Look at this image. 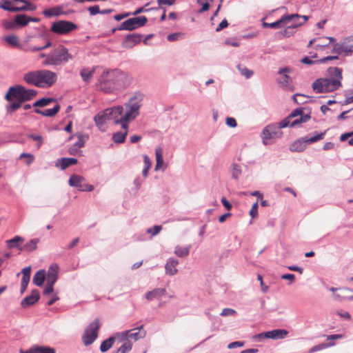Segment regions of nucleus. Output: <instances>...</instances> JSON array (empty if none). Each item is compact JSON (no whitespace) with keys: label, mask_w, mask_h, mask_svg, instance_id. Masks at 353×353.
<instances>
[{"label":"nucleus","mask_w":353,"mask_h":353,"mask_svg":"<svg viewBox=\"0 0 353 353\" xmlns=\"http://www.w3.org/2000/svg\"><path fill=\"white\" fill-rule=\"evenodd\" d=\"M147 21L148 19L144 16L130 18L123 21L118 28V30H133L139 27L143 26Z\"/></svg>","instance_id":"nucleus-12"},{"label":"nucleus","mask_w":353,"mask_h":353,"mask_svg":"<svg viewBox=\"0 0 353 353\" xmlns=\"http://www.w3.org/2000/svg\"><path fill=\"white\" fill-rule=\"evenodd\" d=\"M333 75L336 78L319 79L312 83V88L316 93L329 92L336 90L341 86V70L334 68Z\"/></svg>","instance_id":"nucleus-4"},{"label":"nucleus","mask_w":353,"mask_h":353,"mask_svg":"<svg viewBox=\"0 0 353 353\" xmlns=\"http://www.w3.org/2000/svg\"><path fill=\"white\" fill-rule=\"evenodd\" d=\"M131 77L126 72L119 70H104L99 76L97 86L105 93H117L126 89L131 83Z\"/></svg>","instance_id":"nucleus-1"},{"label":"nucleus","mask_w":353,"mask_h":353,"mask_svg":"<svg viewBox=\"0 0 353 353\" xmlns=\"http://www.w3.org/2000/svg\"><path fill=\"white\" fill-rule=\"evenodd\" d=\"M39 58L45 59V60L42 63L43 65H45V66L50 65V63H48V59L50 57V53L49 54L41 53L39 54Z\"/></svg>","instance_id":"nucleus-62"},{"label":"nucleus","mask_w":353,"mask_h":353,"mask_svg":"<svg viewBox=\"0 0 353 353\" xmlns=\"http://www.w3.org/2000/svg\"><path fill=\"white\" fill-rule=\"evenodd\" d=\"M59 269V266L56 263L52 264L49 267L47 274H46V277L47 279L46 283L52 285L55 283L58 279Z\"/></svg>","instance_id":"nucleus-18"},{"label":"nucleus","mask_w":353,"mask_h":353,"mask_svg":"<svg viewBox=\"0 0 353 353\" xmlns=\"http://www.w3.org/2000/svg\"><path fill=\"white\" fill-rule=\"evenodd\" d=\"M143 163H144V168H150L152 167V163L149 157L147 154L143 155Z\"/></svg>","instance_id":"nucleus-56"},{"label":"nucleus","mask_w":353,"mask_h":353,"mask_svg":"<svg viewBox=\"0 0 353 353\" xmlns=\"http://www.w3.org/2000/svg\"><path fill=\"white\" fill-rule=\"evenodd\" d=\"M46 279V271L44 270H40L37 271L34 276L32 282L37 286H41Z\"/></svg>","instance_id":"nucleus-31"},{"label":"nucleus","mask_w":353,"mask_h":353,"mask_svg":"<svg viewBox=\"0 0 353 353\" xmlns=\"http://www.w3.org/2000/svg\"><path fill=\"white\" fill-rule=\"evenodd\" d=\"M1 26L6 30L18 29L15 22V19L11 21L4 20L2 21Z\"/></svg>","instance_id":"nucleus-40"},{"label":"nucleus","mask_w":353,"mask_h":353,"mask_svg":"<svg viewBox=\"0 0 353 353\" xmlns=\"http://www.w3.org/2000/svg\"><path fill=\"white\" fill-rule=\"evenodd\" d=\"M243 345V342L235 341V342L230 343L228 347L229 349H232V348H236V347H242Z\"/></svg>","instance_id":"nucleus-64"},{"label":"nucleus","mask_w":353,"mask_h":353,"mask_svg":"<svg viewBox=\"0 0 353 353\" xmlns=\"http://www.w3.org/2000/svg\"><path fill=\"white\" fill-rule=\"evenodd\" d=\"M128 341L130 339L137 341L140 339H143L145 336V332L143 330V325L140 327L127 330Z\"/></svg>","instance_id":"nucleus-21"},{"label":"nucleus","mask_w":353,"mask_h":353,"mask_svg":"<svg viewBox=\"0 0 353 353\" xmlns=\"http://www.w3.org/2000/svg\"><path fill=\"white\" fill-rule=\"evenodd\" d=\"M241 174V166L238 164H233L232 169V178L238 179Z\"/></svg>","instance_id":"nucleus-49"},{"label":"nucleus","mask_w":353,"mask_h":353,"mask_svg":"<svg viewBox=\"0 0 353 353\" xmlns=\"http://www.w3.org/2000/svg\"><path fill=\"white\" fill-rule=\"evenodd\" d=\"M237 69L241 75L244 76L246 79L250 78L253 75V71L247 68L245 66L239 65Z\"/></svg>","instance_id":"nucleus-43"},{"label":"nucleus","mask_w":353,"mask_h":353,"mask_svg":"<svg viewBox=\"0 0 353 353\" xmlns=\"http://www.w3.org/2000/svg\"><path fill=\"white\" fill-rule=\"evenodd\" d=\"M73 58L74 55L69 52L68 48L59 45L50 53L48 63L52 66H59L65 64Z\"/></svg>","instance_id":"nucleus-7"},{"label":"nucleus","mask_w":353,"mask_h":353,"mask_svg":"<svg viewBox=\"0 0 353 353\" xmlns=\"http://www.w3.org/2000/svg\"><path fill=\"white\" fill-rule=\"evenodd\" d=\"M112 338H114V341L117 340L121 343L128 341L127 331L116 333L113 336H112Z\"/></svg>","instance_id":"nucleus-44"},{"label":"nucleus","mask_w":353,"mask_h":353,"mask_svg":"<svg viewBox=\"0 0 353 353\" xmlns=\"http://www.w3.org/2000/svg\"><path fill=\"white\" fill-rule=\"evenodd\" d=\"M166 290L165 288H154L151 291L146 292L145 297L148 301H152L154 299H160L165 294Z\"/></svg>","instance_id":"nucleus-26"},{"label":"nucleus","mask_w":353,"mask_h":353,"mask_svg":"<svg viewBox=\"0 0 353 353\" xmlns=\"http://www.w3.org/2000/svg\"><path fill=\"white\" fill-rule=\"evenodd\" d=\"M148 5H149V3H146V4L145 5V6H143V7H141V8H139L137 9V10H136L133 13H132V14H133V15H137V14H141V13H142V12H148V11L150 10V9H146V8H145L147 6H148ZM152 8H151V10H152Z\"/></svg>","instance_id":"nucleus-60"},{"label":"nucleus","mask_w":353,"mask_h":353,"mask_svg":"<svg viewBox=\"0 0 353 353\" xmlns=\"http://www.w3.org/2000/svg\"><path fill=\"white\" fill-rule=\"evenodd\" d=\"M181 34L179 32L170 34L167 36V39L169 41H177L179 39V37H181Z\"/></svg>","instance_id":"nucleus-55"},{"label":"nucleus","mask_w":353,"mask_h":353,"mask_svg":"<svg viewBox=\"0 0 353 353\" xmlns=\"http://www.w3.org/2000/svg\"><path fill=\"white\" fill-rule=\"evenodd\" d=\"M257 214H258V202H256L255 203L253 204V205L250 211V215L252 218H254L257 216Z\"/></svg>","instance_id":"nucleus-54"},{"label":"nucleus","mask_w":353,"mask_h":353,"mask_svg":"<svg viewBox=\"0 0 353 353\" xmlns=\"http://www.w3.org/2000/svg\"><path fill=\"white\" fill-rule=\"evenodd\" d=\"M310 119V114H303L301 108L293 110L290 115L279 123V129L294 127Z\"/></svg>","instance_id":"nucleus-6"},{"label":"nucleus","mask_w":353,"mask_h":353,"mask_svg":"<svg viewBox=\"0 0 353 353\" xmlns=\"http://www.w3.org/2000/svg\"><path fill=\"white\" fill-rule=\"evenodd\" d=\"M96 68V67H92V68H84L81 70L80 75L84 82L89 83L90 81Z\"/></svg>","instance_id":"nucleus-28"},{"label":"nucleus","mask_w":353,"mask_h":353,"mask_svg":"<svg viewBox=\"0 0 353 353\" xmlns=\"http://www.w3.org/2000/svg\"><path fill=\"white\" fill-rule=\"evenodd\" d=\"M225 123L230 128H235L237 125L236 121L233 117H227L225 119Z\"/></svg>","instance_id":"nucleus-51"},{"label":"nucleus","mask_w":353,"mask_h":353,"mask_svg":"<svg viewBox=\"0 0 353 353\" xmlns=\"http://www.w3.org/2000/svg\"><path fill=\"white\" fill-rule=\"evenodd\" d=\"M228 21L226 19H223L219 24V26L216 27V32H219L221 31L222 29L228 27Z\"/></svg>","instance_id":"nucleus-63"},{"label":"nucleus","mask_w":353,"mask_h":353,"mask_svg":"<svg viewBox=\"0 0 353 353\" xmlns=\"http://www.w3.org/2000/svg\"><path fill=\"white\" fill-rule=\"evenodd\" d=\"M327 344H325V343H322V344L314 346L310 350L309 352L312 353V352H314L316 351L321 350L327 347Z\"/></svg>","instance_id":"nucleus-59"},{"label":"nucleus","mask_w":353,"mask_h":353,"mask_svg":"<svg viewBox=\"0 0 353 353\" xmlns=\"http://www.w3.org/2000/svg\"><path fill=\"white\" fill-rule=\"evenodd\" d=\"M23 239L20 236H15L12 239L8 240L6 244L9 248H19V243L23 242Z\"/></svg>","instance_id":"nucleus-41"},{"label":"nucleus","mask_w":353,"mask_h":353,"mask_svg":"<svg viewBox=\"0 0 353 353\" xmlns=\"http://www.w3.org/2000/svg\"><path fill=\"white\" fill-rule=\"evenodd\" d=\"M339 292L334 294L333 296L335 300L342 301L349 299L347 294L351 292L349 288H341L338 290Z\"/></svg>","instance_id":"nucleus-34"},{"label":"nucleus","mask_w":353,"mask_h":353,"mask_svg":"<svg viewBox=\"0 0 353 353\" xmlns=\"http://www.w3.org/2000/svg\"><path fill=\"white\" fill-rule=\"evenodd\" d=\"M144 95L141 92H135L130 96L123 105L115 107L117 123H129L134 121L141 114L143 105Z\"/></svg>","instance_id":"nucleus-2"},{"label":"nucleus","mask_w":353,"mask_h":353,"mask_svg":"<svg viewBox=\"0 0 353 353\" xmlns=\"http://www.w3.org/2000/svg\"><path fill=\"white\" fill-rule=\"evenodd\" d=\"M236 314V311L230 308H224L221 312V315L223 316H232Z\"/></svg>","instance_id":"nucleus-53"},{"label":"nucleus","mask_w":353,"mask_h":353,"mask_svg":"<svg viewBox=\"0 0 353 353\" xmlns=\"http://www.w3.org/2000/svg\"><path fill=\"white\" fill-rule=\"evenodd\" d=\"M37 94L34 90L26 89L23 86L17 85L10 87L5 95V99L11 101L13 99L20 100L23 103L26 101L30 100Z\"/></svg>","instance_id":"nucleus-5"},{"label":"nucleus","mask_w":353,"mask_h":353,"mask_svg":"<svg viewBox=\"0 0 353 353\" xmlns=\"http://www.w3.org/2000/svg\"><path fill=\"white\" fill-rule=\"evenodd\" d=\"M114 342V338H112V336L108 338V339L103 341L102 342V343L101 344L100 350L102 352H105L108 351L112 347Z\"/></svg>","instance_id":"nucleus-37"},{"label":"nucleus","mask_w":353,"mask_h":353,"mask_svg":"<svg viewBox=\"0 0 353 353\" xmlns=\"http://www.w3.org/2000/svg\"><path fill=\"white\" fill-rule=\"evenodd\" d=\"M96 125L102 129L104 124L108 120H112L114 123H117V116L116 114L115 107L107 108L104 111L99 112L94 118Z\"/></svg>","instance_id":"nucleus-10"},{"label":"nucleus","mask_w":353,"mask_h":353,"mask_svg":"<svg viewBox=\"0 0 353 353\" xmlns=\"http://www.w3.org/2000/svg\"><path fill=\"white\" fill-rule=\"evenodd\" d=\"M53 101L51 98H43L37 101L33 106L34 107H44L49 105Z\"/></svg>","instance_id":"nucleus-48"},{"label":"nucleus","mask_w":353,"mask_h":353,"mask_svg":"<svg viewBox=\"0 0 353 353\" xmlns=\"http://www.w3.org/2000/svg\"><path fill=\"white\" fill-rule=\"evenodd\" d=\"M14 3L17 2L13 0L4 1L0 3V8L12 12H19V7H17Z\"/></svg>","instance_id":"nucleus-29"},{"label":"nucleus","mask_w":353,"mask_h":353,"mask_svg":"<svg viewBox=\"0 0 353 353\" xmlns=\"http://www.w3.org/2000/svg\"><path fill=\"white\" fill-rule=\"evenodd\" d=\"M276 127L274 125H268L261 133V138L264 145L269 144V139H273L276 136Z\"/></svg>","instance_id":"nucleus-19"},{"label":"nucleus","mask_w":353,"mask_h":353,"mask_svg":"<svg viewBox=\"0 0 353 353\" xmlns=\"http://www.w3.org/2000/svg\"><path fill=\"white\" fill-rule=\"evenodd\" d=\"M78 141L74 145V148H81L84 146L85 141L88 139L89 137L88 134H83L81 133L77 134V135Z\"/></svg>","instance_id":"nucleus-39"},{"label":"nucleus","mask_w":353,"mask_h":353,"mask_svg":"<svg viewBox=\"0 0 353 353\" xmlns=\"http://www.w3.org/2000/svg\"><path fill=\"white\" fill-rule=\"evenodd\" d=\"M77 159L74 158H61L56 161L55 165L61 170H65L70 165L77 164Z\"/></svg>","instance_id":"nucleus-27"},{"label":"nucleus","mask_w":353,"mask_h":353,"mask_svg":"<svg viewBox=\"0 0 353 353\" xmlns=\"http://www.w3.org/2000/svg\"><path fill=\"white\" fill-rule=\"evenodd\" d=\"M76 28L77 26L72 22L68 21H59L52 24L50 30L59 34H65Z\"/></svg>","instance_id":"nucleus-14"},{"label":"nucleus","mask_w":353,"mask_h":353,"mask_svg":"<svg viewBox=\"0 0 353 353\" xmlns=\"http://www.w3.org/2000/svg\"><path fill=\"white\" fill-rule=\"evenodd\" d=\"M10 102V103L9 104V105L7 106V111L8 112H12L15 111L16 110L19 108L21 107V104L23 103L22 102H21L20 100H17V99H16V101L12 102V101H11Z\"/></svg>","instance_id":"nucleus-47"},{"label":"nucleus","mask_w":353,"mask_h":353,"mask_svg":"<svg viewBox=\"0 0 353 353\" xmlns=\"http://www.w3.org/2000/svg\"><path fill=\"white\" fill-rule=\"evenodd\" d=\"M30 138H31L32 140L34 141H37L38 142L37 143V148H40V146L42 144V142H43V139H42V137L41 136L39 135V134H30L29 135Z\"/></svg>","instance_id":"nucleus-52"},{"label":"nucleus","mask_w":353,"mask_h":353,"mask_svg":"<svg viewBox=\"0 0 353 353\" xmlns=\"http://www.w3.org/2000/svg\"><path fill=\"white\" fill-rule=\"evenodd\" d=\"M288 332L286 330L276 329L256 334L254 336L253 339L255 341H259L262 339H279L285 338Z\"/></svg>","instance_id":"nucleus-15"},{"label":"nucleus","mask_w":353,"mask_h":353,"mask_svg":"<svg viewBox=\"0 0 353 353\" xmlns=\"http://www.w3.org/2000/svg\"><path fill=\"white\" fill-rule=\"evenodd\" d=\"M121 126V130L113 134L112 140L116 143H122L125 141L128 133V125L124 123H115Z\"/></svg>","instance_id":"nucleus-17"},{"label":"nucleus","mask_w":353,"mask_h":353,"mask_svg":"<svg viewBox=\"0 0 353 353\" xmlns=\"http://www.w3.org/2000/svg\"><path fill=\"white\" fill-rule=\"evenodd\" d=\"M298 16L299 17H294L292 20L290 21H293L294 23L290 25V26H289L287 28V29L285 30L284 33H283V34L285 36H287V37L289 36V34H288V30L289 29L296 28L297 27H299V26H302L303 24H304L308 20V17L307 16L299 15V14H298Z\"/></svg>","instance_id":"nucleus-24"},{"label":"nucleus","mask_w":353,"mask_h":353,"mask_svg":"<svg viewBox=\"0 0 353 353\" xmlns=\"http://www.w3.org/2000/svg\"><path fill=\"white\" fill-rule=\"evenodd\" d=\"M14 19L17 28L24 27L27 26L29 23L28 16L23 14H17V16H15Z\"/></svg>","instance_id":"nucleus-35"},{"label":"nucleus","mask_w":353,"mask_h":353,"mask_svg":"<svg viewBox=\"0 0 353 353\" xmlns=\"http://www.w3.org/2000/svg\"><path fill=\"white\" fill-rule=\"evenodd\" d=\"M325 132H321L311 137L307 136L301 139H298L290 145V150L292 152H303L306 148L307 143H312L317 141L323 139L325 136Z\"/></svg>","instance_id":"nucleus-8"},{"label":"nucleus","mask_w":353,"mask_h":353,"mask_svg":"<svg viewBox=\"0 0 353 353\" xmlns=\"http://www.w3.org/2000/svg\"><path fill=\"white\" fill-rule=\"evenodd\" d=\"M4 40L11 46L19 47L20 41L19 37L16 34H10L4 38Z\"/></svg>","instance_id":"nucleus-36"},{"label":"nucleus","mask_w":353,"mask_h":353,"mask_svg":"<svg viewBox=\"0 0 353 353\" xmlns=\"http://www.w3.org/2000/svg\"><path fill=\"white\" fill-rule=\"evenodd\" d=\"M54 291V285L46 283V286L43 291L44 295H49Z\"/></svg>","instance_id":"nucleus-57"},{"label":"nucleus","mask_w":353,"mask_h":353,"mask_svg":"<svg viewBox=\"0 0 353 353\" xmlns=\"http://www.w3.org/2000/svg\"><path fill=\"white\" fill-rule=\"evenodd\" d=\"M59 109L60 105H56L53 108L46 109L44 110L35 109V112L46 117H53L59 111Z\"/></svg>","instance_id":"nucleus-32"},{"label":"nucleus","mask_w":353,"mask_h":353,"mask_svg":"<svg viewBox=\"0 0 353 353\" xmlns=\"http://www.w3.org/2000/svg\"><path fill=\"white\" fill-rule=\"evenodd\" d=\"M38 241L39 240L36 239L30 240L25 244L23 249L29 252L36 250Z\"/></svg>","instance_id":"nucleus-45"},{"label":"nucleus","mask_w":353,"mask_h":353,"mask_svg":"<svg viewBox=\"0 0 353 353\" xmlns=\"http://www.w3.org/2000/svg\"><path fill=\"white\" fill-rule=\"evenodd\" d=\"M43 14L47 17H51L54 16H60L64 14V12L62 10V7L55 6L49 9L44 10L43 11Z\"/></svg>","instance_id":"nucleus-30"},{"label":"nucleus","mask_w":353,"mask_h":353,"mask_svg":"<svg viewBox=\"0 0 353 353\" xmlns=\"http://www.w3.org/2000/svg\"><path fill=\"white\" fill-rule=\"evenodd\" d=\"M155 157H156V165L154 168L155 171L160 170H164L165 169V165L163 157V150L161 148L158 147L155 150Z\"/></svg>","instance_id":"nucleus-23"},{"label":"nucleus","mask_w":353,"mask_h":353,"mask_svg":"<svg viewBox=\"0 0 353 353\" xmlns=\"http://www.w3.org/2000/svg\"><path fill=\"white\" fill-rule=\"evenodd\" d=\"M88 11L91 15H95L98 13H100V10L99 6H93L88 8Z\"/></svg>","instance_id":"nucleus-61"},{"label":"nucleus","mask_w":353,"mask_h":353,"mask_svg":"<svg viewBox=\"0 0 353 353\" xmlns=\"http://www.w3.org/2000/svg\"><path fill=\"white\" fill-rule=\"evenodd\" d=\"M30 272H31V267L30 266L24 268L22 270L23 276H22V279H21V283H27V284L29 283L30 279Z\"/></svg>","instance_id":"nucleus-42"},{"label":"nucleus","mask_w":353,"mask_h":353,"mask_svg":"<svg viewBox=\"0 0 353 353\" xmlns=\"http://www.w3.org/2000/svg\"><path fill=\"white\" fill-rule=\"evenodd\" d=\"M294 17H299L298 14H292L288 15H283L281 18L273 23H263V26L264 28H280L282 27L283 23H287L292 20Z\"/></svg>","instance_id":"nucleus-16"},{"label":"nucleus","mask_w":353,"mask_h":353,"mask_svg":"<svg viewBox=\"0 0 353 353\" xmlns=\"http://www.w3.org/2000/svg\"><path fill=\"white\" fill-rule=\"evenodd\" d=\"M179 261L174 258H169L165 265V272L167 275L174 276L178 272L177 265Z\"/></svg>","instance_id":"nucleus-20"},{"label":"nucleus","mask_w":353,"mask_h":353,"mask_svg":"<svg viewBox=\"0 0 353 353\" xmlns=\"http://www.w3.org/2000/svg\"><path fill=\"white\" fill-rule=\"evenodd\" d=\"M293 70L290 67L281 68L278 71L279 77L277 78V83L284 90L293 91L294 86L292 85V80L289 74L292 72Z\"/></svg>","instance_id":"nucleus-9"},{"label":"nucleus","mask_w":353,"mask_h":353,"mask_svg":"<svg viewBox=\"0 0 353 353\" xmlns=\"http://www.w3.org/2000/svg\"><path fill=\"white\" fill-rule=\"evenodd\" d=\"M140 39L141 38L138 35H128L125 39L126 46L128 48H132L134 44L139 43L140 41Z\"/></svg>","instance_id":"nucleus-38"},{"label":"nucleus","mask_w":353,"mask_h":353,"mask_svg":"<svg viewBox=\"0 0 353 353\" xmlns=\"http://www.w3.org/2000/svg\"><path fill=\"white\" fill-rule=\"evenodd\" d=\"M20 353H55V350L48 346L35 345L26 351L21 350Z\"/></svg>","instance_id":"nucleus-25"},{"label":"nucleus","mask_w":353,"mask_h":353,"mask_svg":"<svg viewBox=\"0 0 353 353\" xmlns=\"http://www.w3.org/2000/svg\"><path fill=\"white\" fill-rule=\"evenodd\" d=\"M162 227L161 225H154L152 228H148L146 232L152 234V236L157 235L161 230Z\"/></svg>","instance_id":"nucleus-50"},{"label":"nucleus","mask_w":353,"mask_h":353,"mask_svg":"<svg viewBox=\"0 0 353 353\" xmlns=\"http://www.w3.org/2000/svg\"><path fill=\"white\" fill-rule=\"evenodd\" d=\"M281 279L283 280H288L290 281V283H292L295 280V276L293 274H285L281 276Z\"/></svg>","instance_id":"nucleus-58"},{"label":"nucleus","mask_w":353,"mask_h":353,"mask_svg":"<svg viewBox=\"0 0 353 353\" xmlns=\"http://www.w3.org/2000/svg\"><path fill=\"white\" fill-rule=\"evenodd\" d=\"M68 183L71 187L76 188L79 191L91 192L94 190L93 185L86 183L85 179L78 174L72 175L69 179Z\"/></svg>","instance_id":"nucleus-13"},{"label":"nucleus","mask_w":353,"mask_h":353,"mask_svg":"<svg viewBox=\"0 0 353 353\" xmlns=\"http://www.w3.org/2000/svg\"><path fill=\"white\" fill-rule=\"evenodd\" d=\"M100 327L99 319H96L90 323L85 330V333L82 337L83 343L85 345L92 344L97 338L98 330Z\"/></svg>","instance_id":"nucleus-11"},{"label":"nucleus","mask_w":353,"mask_h":353,"mask_svg":"<svg viewBox=\"0 0 353 353\" xmlns=\"http://www.w3.org/2000/svg\"><path fill=\"white\" fill-rule=\"evenodd\" d=\"M190 246H181L176 245L174 248V254L179 257H185L187 256L190 253Z\"/></svg>","instance_id":"nucleus-33"},{"label":"nucleus","mask_w":353,"mask_h":353,"mask_svg":"<svg viewBox=\"0 0 353 353\" xmlns=\"http://www.w3.org/2000/svg\"><path fill=\"white\" fill-rule=\"evenodd\" d=\"M132 347V343L128 341L123 343V344L117 350V352L115 353H126L131 350Z\"/></svg>","instance_id":"nucleus-46"},{"label":"nucleus","mask_w":353,"mask_h":353,"mask_svg":"<svg viewBox=\"0 0 353 353\" xmlns=\"http://www.w3.org/2000/svg\"><path fill=\"white\" fill-rule=\"evenodd\" d=\"M23 80L27 83L39 88H49L57 81V74L46 69L37 70L26 73Z\"/></svg>","instance_id":"nucleus-3"},{"label":"nucleus","mask_w":353,"mask_h":353,"mask_svg":"<svg viewBox=\"0 0 353 353\" xmlns=\"http://www.w3.org/2000/svg\"><path fill=\"white\" fill-rule=\"evenodd\" d=\"M39 299V292L37 290H34L30 295L26 296L22 300L21 305L23 307H26L33 305L37 302Z\"/></svg>","instance_id":"nucleus-22"}]
</instances>
